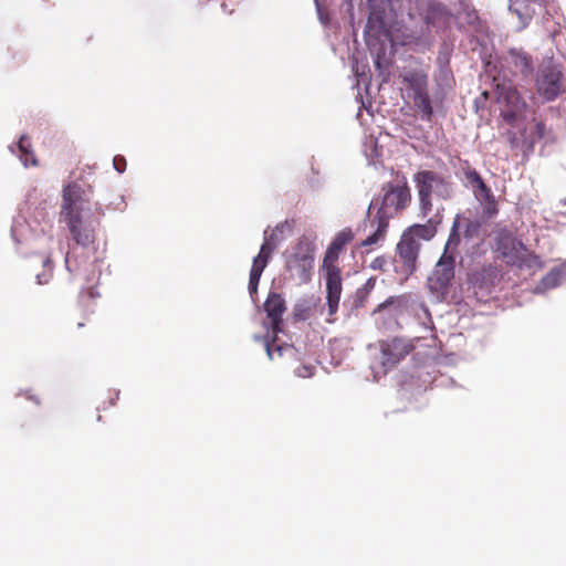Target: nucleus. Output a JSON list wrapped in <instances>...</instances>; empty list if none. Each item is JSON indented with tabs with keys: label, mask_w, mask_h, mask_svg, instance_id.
Segmentation results:
<instances>
[{
	"label": "nucleus",
	"mask_w": 566,
	"mask_h": 566,
	"mask_svg": "<svg viewBox=\"0 0 566 566\" xmlns=\"http://www.w3.org/2000/svg\"><path fill=\"white\" fill-rule=\"evenodd\" d=\"M385 195L380 207L377 210L371 226L376 223V230L361 241L360 247L368 248L378 245L385 241L389 221L400 211L407 208L411 201V192L406 177H402L400 184H388L384 187Z\"/></svg>",
	"instance_id": "nucleus-1"
},
{
	"label": "nucleus",
	"mask_w": 566,
	"mask_h": 566,
	"mask_svg": "<svg viewBox=\"0 0 566 566\" xmlns=\"http://www.w3.org/2000/svg\"><path fill=\"white\" fill-rule=\"evenodd\" d=\"M353 240V230L348 227L342 229L333 238L323 258L322 270L324 272L326 300L331 316L335 315L338 310L343 291L342 270L338 265L339 255Z\"/></svg>",
	"instance_id": "nucleus-2"
},
{
	"label": "nucleus",
	"mask_w": 566,
	"mask_h": 566,
	"mask_svg": "<svg viewBox=\"0 0 566 566\" xmlns=\"http://www.w3.org/2000/svg\"><path fill=\"white\" fill-rule=\"evenodd\" d=\"M418 199L419 216L427 218L433 209L432 195L443 200L452 197V185L441 174L433 170H420L413 175Z\"/></svg>",
	"instance_id": "nucleus-3"
},
{
	"label": "nucleus",
	"mask_w": 566,
	"mask_h": 566,
	"mask_svg": "<svg viewBox=\"0 0 566 566\" xmlns=\"http://www.w3.org/2000/svg\"><path fill=\"white\" fill-rule=\"evenodd\" d=\"M496 103L501 118L511 127H520L526 118L527 103L512 83L496 85Z\"/></svg>",
	"instance_id": "nucleus-4"
},
{
	"label": "nucleus",
	"mask_w": 566,
	"mask_h": 566,
	"mask_svg": "<svg viewBox=\"0 0 566 566\" xmlns=\"http://www.w3.org/2000/svg\"><path fill=\"white\" fill-rule=\"evenodd\" d=\"M285 269L301 284L308 283L314 264V245L306 239L298 240L285 255Z\"/></svg>",
	"instance_id": "nucleus-5"
},
{
	"label": "nucleus",
	"mask_w": 566,
	"mask_h": 566,
	"mask_svg": "<svg viewBox=\"0 0 566 566\" xmlns=\"http://www.w3.org/2000/svg\"><path fill=\"white\" fill-rule=\"evenodd\" d=\"M564 75L562 66L552 59L545 60L539 65L535 87L537 94L545 101H555L562 92Z\"/></svg>",
	"instance_id": "nucleus-6"
},
{
	"label": "nucleus",
	"mask_w": 566,
	"mask_h": 566,
	"mask_svg": "<svg viewBox=\"0 0 566 566\" xmlns=\"http://www.w3.org/2000/svg\"><path fill=\"white\" fill-rule=\"evenodd\" d=\"M464 176L472 187L474 198L480 203L482 216L486 219L494 218L499 213V203L492 189L475 169H465Z\"/></svg>",
	"instance_id": "nucleus-7"
},
{
	"label": "nucleus",
	"mask_w": 566,
	"mask_h": 566,
	"mask_svg": "<svg viewBox=\"0 0 566 566\" xmlns=\"http://www.w3.org/2000/svg\"><path fill=\"white\" fill-rule=\"evenodd\" d=\"M493 250L506 261L507 264H522L524 261V252L527 251L522 241L517 240L514 234L506 228L495 231Z\"/></svg>",
	"instance_id": "nucleus-8"
},
{
	"label": "nucleus",
	"mask_w": 566,
	"mask_h": 566,
	"mask_svg": "<svg viewBox=\"0 0 566 566\" xmlns=\"http://www.w3.org/2000/svg\"><path fill=\"white\" fill-rule=\"evenodd\" d=\"M420 247L419 241H410L401 235L394 259L395 272L401 280H407L415 272Z\"/></svg>",
	"instance_id": "nucleus-9"
},
{
	"label": "nucleus",
	"mask_w": 566,
	"mask_h": 566,
	"mask_svg": "<svg viewBox=\"0 0 566 566\" xmlns=\"http://www.w3.org/2000/svg\"><path fill=\"white\" fill-rule=\"evenodd\" d=\"M67 226L72 239L82 247H88L95 241L97 220L85 218L82 213L62 220Z\"/></svg>",
	"instance_id": "nucleus-10"
},
{
	"label": "nucleus",
	"mask_w": 566,
	"mask_h": 566,
	"mask_svg": "<svg viewBox=\"0 0 566 566\" xmlns=\"http://www.w3.org/2000/svg\"><path fill=\"white\" fill-rule=\"evenodd\" d=\"M454 268L455 256L442 254L429 279L430 286L439 292L447 291L454 279Z\"/></svg>",
	"instance_id": "nucleus-11"
},
{
	"label": "nucleus",
	"mask_w": 566,
	"mask_h": 566,
	"mask_svg": "<svg viewBox=\"0 0 566 566\" xmlns=\"http://www.w3.org/2000/svg\"><path fill=\"white\" fill-rule=\"evenodd\" d=\"M264 311L270 321L269 327L273 335V340L283 332V314L286 311L285 300L279 293H270L264 303Z\"/></svg>",
	"instance_id": "nucleus-12"
},
{
	"label": "nucleus",
	"mask_w": 566,
	"mask_h": 566,
	"mask_svg": "<svg viewBox=\"0 0 566 566\" xmlns=\"http://www.w3.org/2000/svg\"><path fill=\"white\" fill-rule=\"evenodd\" d=\"M410 350V345L398 338L382 343L380 346V363L385 371L397 365Z\"/></svg>",
	"instance_id": "nucleus-13"
},
{
	"label": "nucleus",
	"mask_w": 566,
	"mask_h": 566,
	"mask_svg": "<svg viewBox=\"0 0 566 566\" xmlns=\"http://www.w3.org/2000/svg\"><path fill=\"white\" fill-rule=\"evenodd\" d=\"M83 190L77 184H70L63 189L61 220L82 213Z\"/></svg>",
	"instance_id": "nucleus-14"
},
{
	"label": "nucleus",
	"mask_w": 566,
	"mask_h": 566,
	"mask_svg": "<svg viewBox=\"0 0 566 566\" xmlns=\"http://www.w3.org/2000/svg\"><path fill=\"white\" fill-rule=\"evenodd\" d=\"M546 133V126L543 120H538L533 118L530 128L526 126L521 129L520 134L514 132H509V140L512 146H517L520 144L533 147L534 144L542 138H544Z\"/></svg>",
	"instance_id": "nucleus-15"
},
{
	"label": "nucleus",
	"mask_w": 566,
	"mask_h": 566,
	"mask_svg": "<svg viewBox=\"0 0 566 566\" xmlns=\"http://www.w3.org/2000/svg\"><path fill=\"white\" fill-rule=\"evenodd\" d=\"M441 220L442 217L439 213H436L423 224L417 223L410 226L403 231L402 237L410 239V241H418L419 239L429 241L436 235L437 228L441 223Z\"/></svg>",
	"instance_id": "nucleus-16"
},
{
	"label": "nucleus",
	"mask_w": 566,
	"mask_h": 566,
	"mask_svg": "<svg viewBox=\"0 0 566 566\" xmlns=\"http://www.w3.org/2000/svg\"><path fill=\"white\" fill-rule=\"evenodd\" d=\"M504 60L506 65L512 69L514 75L527 76L533 71L531 57L521 50L511 49Z\"/></svg>",
	"instance_id": "nucleus-17"
},
{
	"label": "nucleus",
	"mask_w": 566,
	"mask_h": 566,
	"mask_svg": "<svg viewBox=\"0 0 566 566\" xmlns=\"http://www.w3.org/2000/svg\"><path fill=\"white\" fill-rule=\"evenodd\" d=\"M402 81L412 91V94L421 93L428 90V74L422 70H409L402 75Z\"/></svg>",
	"instance_id": "nucleus-18"
},
{
	"label": "nucleus",
	"mask_w": 566,
	"mask_h": 566,
	"mask_svg": "<svg viewBox=\"0 0 566 566\" xmlns=\"http://www.w3.org/2000/svg\"><path fill=\"white\" fill-rule=\"evenodd\" d=\"M499 271L493 265L483 266L481 270L471 274V282L480 287H488L494 285L497 280Z\"/></svg>",
	"instance_id": "nucleus-19"
},
{
	"label": "nucleus",
	"mask_w": 566,
	"mask_h": 566,
	"mask_svg": "<svg viewBox=\"0 0 566 566\" xmlns=\"http://www.w3.org/2000/svg\"><path fill=\"white\" fill-rule=\"evenodd\" d=\"M411 98L417 111L420 113L423 120L430 122L433 116V108L428 90L421 93L412 94Z\"/></svg>",
	"instance_id": "nucleus-20"
},
{
	"label": "nucleus",
	"mask_w": 566,
	"mask_h": 566,
	"mask_svg": "<svg viewBox=\"0 0 566 566\" xmlns=\"http://www.w3.org/2000/svg\"><path fill=\"white\" fill-rule=\"evenodd\" d=\"M31 139L27 135H22L18 143V149H19V157L20 160L23 163L24 167L31 166H38V160L31 149Z\"/></svg>",
	"instance_id": "nucleus-21"
},
{
	"label": "nucleus",
	"mask_w": 566,
	"mask_h": 566,
	"mask_svg": "<svg viewBox=\"0 0 566 566\" xmlns=\"http://www.w3.org/2000/svg\"><path fill=\"white\" fill-rule=\"evenodd\" d=\"M273 253L272 244H262L259 254L253 259L251 271L252 273L262 274L266 268L271 254Z\"/></svg>",
	"instance_id": "nucleus-22"
},
{
	"label": "nucleus",
	"mask_w": 566,
	"mask_h": 566,
	"mask_svg": "<svg viewBox=\"0 0 566 566\" xmlns=\"http://www.w3.org/2000/svg\"><path fill=\"white\" fill-rule=\"evenodd\" d=\"M459 226H460V216H457L453 221V224H452V228H451V231H450V234H449V238H448V241L446 243L444 251L442 254L453 255V256L457 255L458 247L461 242V238H460V233H459Z\"/></svg>",
	"instance_id": "nucleus-23"
},
{
	"label": "nucleus",
	"mask_w": 566,
	"mask_h": 566,
	"mask_svg": "<svg viewBox=\"0 0 566 566\" xmlns=\"http://www.w3.org/2000/svg\"><path fill=\"white\" fill-rule=\"evenodd\" d=\"M449 17V11L447 7L440 2H432L428 7L426 22L430 24H436L440 20H444Z\"/></svg>",
	"instance_id": "nucleus-24"
},
{
	"label": "nucleus",
	"mask_w": 566,
	"mask_h": 566,
	"mask_svg": "<svg viewBox=\"0 0 566 566\" xmlns=\"http://www.w3.org/2000/svg\"><path fill=\"white\" fill-rule=\"evenodd\" d=\"M462 22L467 24L471 31L474 32L482 33L486 30L485 23L481 21L475 10H464L462 13Z\"/></svg>",
	"instance_id": "nucleus-25"
},
{
	"label": "nucleus",
	"mask_w": 566,
	"mask_h": 566,
	"mask_svg": "<svg viewBox=\"0 0 566 566\" xmlns=\"http://www.w3.org/2000/svg\"><path fill=\"white\" fill-rule=\"evenodd\" d=\"M384 29V20L378 14H370L365 27V35H376Z\"/></svg>",
	"instance_id": "nucleus-26"
},
{
	"label": "nucleus",
	"mask_w": 566,
	"mask_h": 566,
	"mask_svg": "<svg viewBox=\"0 0 566 566\" xmlns=\"http://www.w3.org/2000/svg\"><path fill=\"white\" fill-rule=\"evenodd\" d=\"M289 224L287 222H282V223H279L274 230L272 231V233L269 235V237H265L264 238V242L263 244H272L273 247V251L276 249L277 247V243L282 240V234L284 232V229L287 228Z\"/></svg>",
	"instance_id": "nucleus-27"
},
{
	"label": "nucleus",
	"mask_w": 566,
	"mask_h": 566,
	"mask_svg": "<svg viewBox=\"0 0 566 566\" xmlns=\"http://www.w3.org/2000/svg\"><path fill=\"white\" fill-rule=\"evenodd\" d=\"M481 232V223L476 220H467L464 229V238L472 239L478 238Z\"/></svg>",
	"instance_id": "nucleus-28"
},
{
	"label": "nucleus",
	"mask_w": 566,
	"mask_h": 566,
	"mask_svg": "<svg viewBox=\"0 0 566 566\" xmlns=\"http://www.w3.org/2000/svg\"><path fill=\"white\" fill-rule=\"evenodd\" d=\"M559 273L551 271L546 276L543 277L542 284L544 287H555L558 284Z\"/></svg>",
	"instance_id": "nucleus-29"
},
{
	"label": "nucleus",
	"mask_w": 566,
	"mask_h": 566,
	"mask_svg": "<svg viewBox=\"0 0 566 566\" xmlns=\"http://www.w3.org/2000/svg\"><path fill=\"white\" fill-rule=\"evenodd\" d=\"M265 348H266V353H268V356L270 357V359H274L275 354L281 356L283 350L289 349L286 346H281V345L275 346L274 344H271L269 342H266Z\"/></svg>",
	"instance_id": "nucleus-30"
},
{
	"label": "nucleus",
	"mask_w": 566,
	"mask_h": 566,
	"mask_svg": "<svg viewBox=\"0 0 566 566\" xmlns=\"http://www.w3.org/2000/svg\"><path fill=\"white\" fill-rule=\"evenodd\" d=\"M114 168L119 172H124L127 167V163L124 156L116 155L113 159Z\"/></svg>",
	"instance_id": "nucleus-31"
},
{
	"label": "nucleus",
	"mask_w": 566,
	"mask_h": 566,
	"mask_svg": "<svg viewBox=\"0 0 566 566\" xmlns=\"http://www.w3.org/2000/svg\"><path fill=\"white\" fill-rule=\"evenodd\" d=\"M295 373H296V375L298 377L308 378V377L313 376L314 367L313 366H307V365H302V366L296 368Z\"/></svg>",
	"instance_id": "nucleus-32"
},
{
	"label": "nucleus",
	"mask_w": 566,
	"mask_h": 566,
	"mask_svg": "<svg viewBox=\"0 0 566 566\" xmlns=\"http://www.w3.org/2000/svg\"><path fill=\"white\" fill-rule=\"evenodd\" d=\"M518 4V1L515 0L514 2L511 3L510 6V10L514 13L517 14V17L522 20V21H525L526 19H530V14H524L522 12V10L520 8H517L516 6Z\"/></svg>",
	"instance_id": "nucleus-33"
},
{
	"label": "nucleus",
	"mask_w": 566,
	"mask_h": 566,
	"mask_svg": "<svg viewBox=\"0 0 566 566\" xmlns=\"http://www.w3.org/2000/svg\"><path fill=\"white\" fill-rule=\"evenodd\" d=\"M398 302V298L396 297H389L387 298L385 302H382L381 304H379L375 310H374V313H378L389 306H392L395 305L396 303Z\"/></svg>",
	"instance_id": "nucleus-34"
},
{
	"label": "nucleus",
	"mask_w": 566,
	"mask_h": 566,
	"mask_svg": "<svg viewBox=\"0 0 566 566\" xmlns=\"http://www.w3.org/2000/svg\"><path fill=\"white\" fill-rule=\"evenodd\" d=\"M386 264H387V260L384 256H377L371 262V268L374 270H382Z\"/></svg>",
	"instance_id": "nucleus-35"
},
{
	"label": "nucleus",
	"mask_w": 566,
	"mask_h": 566,
	"mask_svg": "<svg viewBox=\"0 0 566 566\" xmlns=\"http://www.w3.org/2000/svg\"><path fill=\"white\" fill-rule=\"evenodd\" d=\"M261 275H262V274H258V273H252V272H250V280H249V283H251V284H258V285H259V282H260Z\"/></svg>",
	"instance_id": "nucleus-36"
},
{
	"label": "nucleus",
	"mask_w": 566,
	"mask_h": 566,
	"mask_svg": "<svg viewBox=\"0 0 566 566\" xmlns=\"http://www.w3.org/2000/svg\"><path fill=\"white\" fill-rule=\"evenodd\" d=\"M25 398H27V399H30V400H33L36 405H39V403H40V399H39L38 397L32 396V395H30V394H28V392H25Z\"/></svg>",
	"instance_id": "nucleus-37"
},
{
	"label": "nucleus",
	"mask_w": 566,
	"mask_h": 566,
	"mask_svg": "<svg viewBox=\"0 0 566 566\" xmlns=\"http://www.w3.org/2000/svg\"><path fill=\"white\" fill-rule=\"evenodd\" d=\"M65 266H66V269H67L70 272H72V271H73V270H72V268H71V265H70V253H69V252H67V253H66V255H65Z\"/></svg>",
	"instance_id": "nucleus-38"
},
{
	"label": "nucleus",
	"mask_w": 566,
	"mask_h": 566,
	"mask_svg": "<svg viewBox=\"0 0 566 566\" xmlns=\"http://www.w3.org/2000/svg\"><path fill=\"white\" fill-rule=\"evenodd\" d=\"M258 286H259L258 284H251V283H249V291H250V293H251V294L256 293V291H258Z\"/></svg>",
	"instance_id": "nucleus-39"
},
{
	"label": "nucleus",
	"mask_w": 566,
	"mask_h": 566,
	"mask_svg": "<svg viewBox=\"0 0 566 566\" xmlns=\"http://www.w3.org/2000/svg\"><path fill=\"white\" fill-rule=\"evenodd\" d=\"M366 289H373L374 287V283L371 282V280H368L366 285H365Z\"/></svg>",
	"instance_id": "nucleus-40"
},
{
	"label": "nucleus",
	"mask_w": 566,
	"mask_h": 566,
	"mask_svg": "<svg viewBox=\"0 0 566 566\" xmlns=\"http://www.w3.org/2000/svg\"><path fill=\"white\" fill-rule=\"evenodd\" d=\"M36 277H38V283L43 284V281H41L40 275H38Z\"/></svg>",
	"instance_id": "nucleus-41"
},
{
	"label": "nucleus",
	"mask_w": 566,
	"mask_h": 566,
	"mask_svg": "<svg viewBox=\"0 0 566 566\" xmlns=\"http://www.w3.org/2000/svg\"><path fill=\"white\" fill-rule=\"evenodd\" d=\"M78 327H83L84 326V323H78L77 324Z\"/></svg>",
	"instance_id": "nucleus-42"
}]
</instances>
